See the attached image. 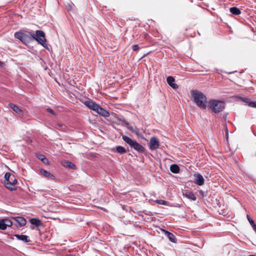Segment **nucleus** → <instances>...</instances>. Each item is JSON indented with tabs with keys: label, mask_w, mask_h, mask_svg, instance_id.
Masks as SVG:
<instances>
[{
	"label": "nucleus",
	"mask_w": 256,
	"mask_h": 256,
	"mask_svg": "<svg viewBox=\"0 0 256 256\" xmlns=\"http://www.w3.org/2000/svg\"><path fill=\"white\" fill-rule=\"evenodd\" d=\"M14 36L15 38L20 40L24 44H27L35 40L44 48L48 49V46L46 43L45 34L42 30H37L36 34H34L32 30L24 31L21 30L16 32Z\"/></svg>",
	"instance_id": "1"
},
{
	"label": "nucleus",
	"mask_w": 256,
	"mask_h": 256,
	"mask_svg": "<svg viewBox=\"0 0 256 256\" xmlns=\"http://www.w3.org/2000/svg\"><path fill=\"white\" fill-rule=\"evenodd\" d=\"M192 96L194 98V102L202 109L206 108L207 98L206 96L201 92L194 90L191 92Z\"/></svg>",
	"instance_id": "2"
},
{
	"label": "nucleus",
	"mask_w": 256,
	"mask_h": 256,
	"mask_svg": "<svg viewBox=\"0 0 256 256\" xmlns=\"http://www.w3.org/2000/svg\"><path fill=\"white\" fill-rule=\"evenodd\" d=\"M225 107L224 102L220 100H210L208 102V108L213 112L218 114L222 112Z\"/></svg>",
	"instance_id": "3"
},
{
	"label": "nucleus",
	"mask_w": 256,
	"mask_h": 256,
	"mask_svg": "<svg viewBox=\"0 0 256 256\" xmlns=\"http://www.w3.org/2000/svg\"><path fill=\"white\" fill-rule=\"evenodd\" d=\"M122 138L125 142L138 152L144 153L145 152V148L142 144L138 143L135 140L132 139L126 136H122Z\"/></svg>",
	"instance_id": "4"
},
{
	"label": "nucleus",
	"mask_w": 256,
	"mask_h": 256,
	"mask_svg": "<svg viewBox=\"0 0 256 256\" xmlns=\"http://www.w3.org/2000/svg\"><path fill=\"white\" fill-rule=\"evenodd\" d=\"M12 222L8 218H5L0 220V230H5L8 227L12 226Z\"/></svg>",
	"instance_id": "5"
},
{
	"label": "nucleus",
	"mask_w": 256,
	"mask_h": 256,
	"mask_svg": "<svg viewBox=\"0 0 256 256\" xmlns=\"http://www.w3.org/2000/svg\"><path fill=\"white\" fill-rule=\"evenodd\" d=\"M160 146V142L156 137H152L149 142V148L150 150H156Z\"/></svg>",
	"instance_id": "6"
},
{
	"label": "nucleus",
	"mask_w": 256,
	"mask_h": 256,
	"mask_svg": "<svg viewBox=\"0 0 256 256\" xmlns=\"http://www.w3.org/2000/svg\"><path fill=\"white\" fill-rule=\"evenodd\" d=\"M12 218L17 222L16 226L18 228L24 226L26 224V220L24 217L18 216L12 217Z\"/></svg>",
	"instance_id": "7"
},
{
	"label": "nucleus",
	"mask_w": 256,
	"mask_h": 256,
	"mask_svg": "<svg viewBox=\"0 0 256 256\" xmlns=\"http://www.w3.org/2000/svg\"><path fill=\"white\" fill-rule=\"evenodd\" d=\"M194 182L198 186H202L204 184V179L202 176L200 174H194Z\"/></svg>",
	"instance_id": "8"
},
{
	"label": "nucleus",
	"mask_w": 256,
	"mask_h": 256,
	"mask_svg": "<svg viewBox=\"0 0 256 256\" xmlns=\"http://www.w3.org/2000/svg\"><path fill=\"white\" fill-rule=\"evenodd\" d=\"M84 104L90 109L96 112L98 106V104L92 100H86Z\"/></svg>",
	"instance_id": "9"
},
{
	"label": "nucleus",
	"mask_w": 256,
	"mask_h": 256,
	"mask_svg": "<svg viewBox=\"0 0 256 256\" xmlns=\"http://www.w3.org/2000/svg\"><path fill=\"white\" fill-rule=\"evenodd\" d=\"M239 98L249 106L256 108V102H251L250 98L244 96H240Z\"/></svg>",
	"instance_id": "10"
},
{
	"label": "nucleus",
	"mask_w": 256,
	"mask_h": 256,
	"mask_svg": "<svg viewBox=\"0 0 256 256\" xmlns=\"http://www.w3.org/2000/svg\"><path fill=\"white\" fill-rule=\"evenodd\" d=\"M12 176L11 175L10 173L7 172L4 175V184L7 188H11L10 186L12 184H10V180H12Z\"/></svg>",
	"instance_id": "11"
},
{
	"label": "nucleus",
	"mask_w": 256,
	"mask_h": 256,
	"mask_svg": "<svg viewBox=\"0 0 256 256\" xmlns=\"http://www.w3.org/2000/svg\"><path fill=\"white\" fill-rule=\"evenodd\" d=\"M96 112L100 115L105 118L108 117L110 116L109 112L100 106H98Z\"/></svg>",
	"instance_id": "12"
},
{
	"label": "nucleus",
	"mask_w": 256,
	"mask_h": 256,
	"mask_svg": "<svg viewBox=\"0 0 256 256\" xmlns=\"http://www.w3.org/2000/svg\"><path fill=\"white\" fill-rule=\"evenodd\" d=\"M16 238L20 240H22L24 242H30L31 240L29 238L28 236L24 234H16L14 236Z\"/></svg>",
	"instance_id": "13"
},
{
	"label": "nucleus",
	"mask_w": 256,
	"mask_h": 256,
	"mask_svg": "<svg viewBox=\"0 0 256 256\" xmlns=\"http://www.w3.org/2000/svg\"><path fill=\"white\" fill-rule=\"evenodd\" d=\"M165 232V234L166 236L168 238L170 241L172 242L176 243V236L172 233L164 230Z\"/></svg>",
	"instance_id": "14"
},
{
	"label": "nucleus",
	"mask_w": 256,
	"mask_h": 256,
	"mask_svg": "<svg viewBox=\"0 0 256 256\" xmlns=\"http://www.w3.org/2000/svg\"><path fill=\"white\" fill-rule=\"evenodd\" d=\"M30 221L32 224L36 226L37 227L43 226V223L40 219L32 218L30 219Z\"/></svg>",
	"instance_id": "15"
},
{
	"label": "nucleus",
	"mask_w": 256,
	"mask_h": 256,
	"mask_svg": "<svg viewBox=\"0 0 256 256\" xmlns=\"http://www.w3.org/2000/svg\"><path fill=\"white\" fill-rule=\"evenodd\" d=\"M8 106L16 113L18 114H22V110L16 104L12 103H10Z\"/></svg>",
	"instance_id": "16"
},
{
	"label": "nucleus",
	"mask_w": 256,
	"mask_h": 256,
	"mask_svg": "<svg viewBox=\"0 0 256 256\" xmlns=\"http://www.w3.org/2000/svg\"><path fill=\"white\" fill-rule=\"evenodd\" d=\"M184 196L192 200H196V196H195V194L192 192L188 191L186 192L184 194Z\"/></svg>",
	"instance_id": "17"
},
{
	"label": "nucleus",
	"mask_w": 256,
	"mask_h": 256,
	"mask_svg": "<svg viewBox=\"0 0 256 256\" xmlns=\"http://www.w3.org/2000/svg\"><path fill=\"white\" fill-rule=\"evenodd\" d=\"M40 171L46 178L52 180H54L55 178V176L47 170L44 169H41Z\"/></svg>",
	"instance_id": "18"
},
{
	"label": "nucleus",
	"mask_w": 256,
	"mask_h": 256,
	"mask_svg": "<svg viewBox=\"0 0 256 256\" xmlns=\"http://www.w3.org/2000/svg\"><path fill=\"white\" fill-rule=\"evenodd\" d=\"M170 170L174 174H178L180 172V168L176 164H172L170 166Z\"/></svg>",
	"instance_id": "19"
},
{
	"label": "nucleus",
	"mask_w": 256,
	"mask_h": 256,
	"mask_svg": "<svg viewBox=\"0 0 256 256\" xmlns=\"http://www.w3.org/2000/svg\"><path fill=\"white\" fill-rule=\"evenodd\" d=\"M36 156L40 160L42 161V162L44 163V164H49V160H48V158H46V156L44 154H36Z\"/></svg>",
	"instance_id": "20"
},
{
	"label": "nucleus",
	"mask_w": 256,
	"mask_h": 256,
	"mask_svg": "<svg viewBox=\"0 0 256 256\" xmlns=\"http://www.w3.org/2000/svg\"><path fill=\"white\" fill-rule=\"evenodd\" d=\"M230 11L232 14L234 15H239L241 13L240 10L236 6L230 8Z\"/></svg>",
	"instance_id": "21"
},
{
	"label": "nucleus",
	"mask_w": 256,
	"mask_h": 256,
	"mask_svg": "<svg viewBox=\"0 0 256 256\" xmlns=\"http://www.w3.org/2000/svg\"><path fill=\"white\" fill-rule=\"evenodd\" d=\"M128 128L132 132L136 134L138 136L141 137L142 136V134L139 133V130L138 128H134L132 126L129 125L128 127Z\"/></svg>",
	"instance_id": "22"
},
{
	"label": "nucleus",
	"mask_w": 256,
	"mask_h": 256,
	"mask_svg": "<svg viewBox=\"0 0 256 256\" xmlns=\"http://www.w3.org/2000/svg\"><path fill=\"white\" fill-rule=\"evenodd\" d=\"M12 182H10V184H12L10 186L11 188H8L10 190H14L16 189V184L18 182L17 180L14 178V176H12Z\"/></svg>",
	"instance_id": "23"
},
{
	"label": "nucleus",
	"mask_w": 256,
	"mask_h": 256,
	"mask_svg": "<svg viewBox=\"0 0 256 256\" xmlns=\"http://www.w3.org/2000/svg\"><path fill=\"white\" fill-rule=\"evenodd\" d=\"M64 166L72 170H76V166L70 161H66Z\"/></svg>",
	"instance_id": "24"
},
{
	"label": "nucleus",
	"mask_w": 256,
	"mask_h": 256,
	"mask_svg": "<svg viewBox=\"0 0 256 256\" xmlns=\"http://www.w3.org/2000/svg\"><path fill=\"white\" fill-rule=\"evenodd\" d=\"M116 119L119 122H121L123 125L126 126L127 128L130 125L129 122L126 120V119L122 116L118 117L116 118Z\"/></svg>",
	"instance_id": "25"
},
{
	"label": "nucleus",
	"mask_w": 256,
	"mask_h": 256,
	"mask_svg": "<svg viewBox=\"0 0 256 256\" xmlns=\"http://www.w3.org/2000/svg\"><path fill=\"white\" fill-rule=\"evenodd\" d=\"M116 150L118 153L120 154H123L126 152V149L120 146H116Z\"/></svg>",
	"instance_id": "26"
},
{
	"label": "nucleus",
	"mask_w": 256,
	"mask_h": 256,
	"mask_svg": "<svg viewBox=\"0 0 256 256\" xmlns=\"http://www.w3.org/2000/svg\"><path fill=\"white\" fill-rule=\"evenodd\" d=\"M155 202L158 204L164 206H168V204H169L168 202L164 200H156L155 201Z\"/></svg>",
	"instance_id": "27"
},
{
	"label": "nucleus",
	"mask_w": 256,
	"mask_h": 256,
	"mask_svg": "<svg viewBox=\"0 0 256 256\" xmlns=\"http://www.w3.org/2000/svg\"><path fill=\"white\" fill-rule=\"evenodd\" d=\"M247 218L251 226L252 227L253 230L256 228V224H255L254 220L248 215H247Z\"/></svg>",
	"instance_id": "28"
},
{
	"label": "nucleus",
	"mask_w": 256,
	"mask_h": 256,
	"mask_svg": "<svg viewBox=\"0 0 256 256\" xmlns=\"http://www.w3.org/2000/svg\"><path fill=\"white\" fill-rule=\"evenodd\" d=\"M166 81H167L168 84L170 86V84H172L175 81V80L173 76H169L167 78Z\"/></svg>",
	"instance_id": "29"
},
{
	"label": "nucleus",
	"mask_w": 256,
	"mask_h": 256,
	"mask_svg": "<svg viewBox=\"0 0 256 256\" xmlns=\"http://www.w3.org/2000/svg\"><path fill=\"white\" fill-rule=\"evenodd\" d=\"M132 49L134 51H136L139 49V46L138 44H134L132 46Z\"/></svg>",
	"instance_id": "30"
},
{
	"label": "nucleus",
	"mask_w": 256,
	"mask_h": 256,
	"mask_svg": "<svg viewBox=\"0 0 256 256\" xmlns=\"http://www.w3.org/2000/svg\"><path fill=\"white\" fill-rule=\"evenodd\" d=\"M142 212L144 214H145L146 215H148V216H152V213L150 211H148L146 210H144L142 211Z\"/></svg>",
	"instance_id": "31"
},
{
	"label": "nucleus",
	"mask_w": 256,
	"mask_h": 256,
	"mask_svg": "<svg viewBox=\"0 0 256 256\" xmlns=\"http://www.w3.org/2000/svg\"><path fill=\"white\" fill-rule=\"evenodd\" d=\"M170 86L172 88L174 89H177L178 88V85L174 83V82H173L172 84H170Z\"/></svg>",
	"instance_id": "32"
},
{
	"label": "nucleus",
	"mask_w": 256,
	"mask_h": 256,
	"mask_svg": "<svg viewBox=\"0 0 256 256\" xmlns=\"http://www.w3.org/2000/svg\"><path fill=\"white\" fill-rule=\"evenodd\" d=\"M47 111L51 114H55L54 111L52 110L51 108H47Z\"/></svg>",
	"instance_id": "33"
},
{
	"label": "nucleus",
	"mask_w": 256,
	"mask_h": 256,
	"mask_svg": "<svg viewBox=\"0 0 256 256\" xmlns=\"http://www.w3.org/2000/svg\"><path fill=\"white\" fill-rule=\"evenodd\" d=\"M129 212H134V210H132V208H129Z\"/></svg>",
	"instance_id": "34"
},
{
	"label": "nucleus",
	"mask_w": 256,
	"mask_h": 256,
	"mask_svg": "<svg viewBox=\"0 0 256 256\" xmlns=\"http://www.w3.org/2000/svg\"><path fill=\"white\" fill-rule=\"evenodd\" d=\"M3 65V63L0 61V66H2Z\"/></svg>",
	"instance_id": "35"
},
{
	"label": "nucleus",
	"mask_w": 256,
	"mask_h": 256,
	"mask_svg": "<svg viewBox=\"0 0 256 256\" xmlns=\"http://www.w3.org/2000/svg\"><path fill=\"white\" fill-rule=\"evenodd\" d=\"M134 226H137V227L140 228V226L138 224H134Z\"/></svg>",
	"instance_id": "36"
},
{
	"label": "nucleus",
	"mask_w": 256,
	"mask_h": 256,
	"mask_svg": "<svg viewBox=\"0 0 256 256\" xmlns=\"http://www.w3.org/2000/svg\"><path fill=\"white\" fill-rule=\"evenodd\" d=\"M249 256H254V255H250Z\"/></svg>",
	"instance_id": "37"
}]
</instances>
